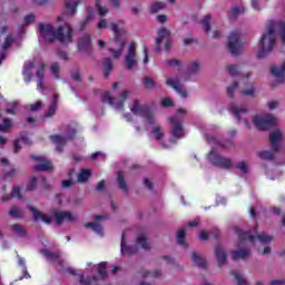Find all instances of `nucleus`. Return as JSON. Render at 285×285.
Wrapping results in <instances>:
<instances>
[{"instance_id":"12","label":"nucleus","mask_w":285,"mask_h":285,"mask_svg":"<svg viewBox=\"0 0 285 285\" xmlns=\"http://www.w3.org/2000/svg\"><path fill=\"white\" fill-rule=\"evenodd\" d=\"M169 124H171V137L174 139H184V125L179 121L177 116L168 118Z\"/></svg>"},{"instance_id":"35","label":"nucleus","mask_w":285,"mask_h":285,"mask_svg":"<svg viewBox=\"0 0 285 285\" xmlns=\"http://www.w3.org/2000/svg\"><path fill=\"white\" fill-rule=\"evenodd\" d=\"M177 242L179 246H183V248H188V245L186 244V230L180 229L177 233Z\"/></svg>"},{"instance_id":"32","label":"nucleus","mask_w":285,"mask_h":285,"mask_svg":"<svg viewBox=\"0 0 285 285\" xmlns=\"http://www.w3.org/2000/svg\"><path fill=\"white\" fill-rule=\"evenodd\" d=\"M78 6H79L78 1L65 2V8L67 10V13L70 14L71 17H75V14H77Z\"/></svg>"},{"instance_id":"41","label":"nucleus","mask_w":285,"mask_h":285,"mask_svg":"<svg viewBox=\"0 0 285 285\" xmlns=\"http://www.w3.org/2000/svg\"><path fill=\"white\" fill-rule=\"evenodd\" d=\"M166 8V3L164 2H156L151 6L150 8V13L151 14H157V12H161Z\"/></svg>"},{"instance_id":"61","label":"nucleus","mask_w":285,"mask_h":285,"mask_svg":"<svg viewBox=\"0 0 285 285\" xmlns=\"http://www.w3.org/2000/svg\"><path fill=\"white\" fill-rule=\"evenodd\" d=\"M10 46H12V38H11V36H7L6 40L2 45V49L8 50V48H10Z\"/></svg>"},{"instance_id":"6","label":"nucleus","mask_w":285,"mask_h":285,"mask_svg":"<svg viewBox=\"0 0 285 285\" xmlns=\"http://www.w3.org/2000/svg\"><path fill=\"white\" fill-rule=\"evenodd\" d=\"M129 94H130V91L124 90L120 94L119 100L116 101L115 97L110 96V91H106L102 94V98H101L102 104H109V106H112V108H115V110L124 111V106L126 104V99H128Z\"/></svg>"},{"instance_id":"23","label":"nucleus","mask_w":285,"mask_h":285,"mask_svg":"<svg viewBox=\"0 0 285 285\" xmlns=\"http://www.w3.org/2000/svg\"><path fill=\"white\" fill-rule=\"evenodd\" d=\"M41 255L48 259V262H59L61 259V253L52 252L49 249H40Z\"/></svg>"},{"instance_id":"38","label":"nucleus","mask_w":285,"mask_h":285,"mask_svg":"<svg viewBox=\"0 0 285 285\" xmlns=\"http://www.w3.org/2000/svg\"><path fill=\"white\" fill-rule=\"evenodd\" d=\"M210 14H207L204 17V19L202 20V26H203V29H204V32H206L207 35H210Z\"/></svg>"},{"instance_id":"56","label":"nucleus","mask_w":285,"mask_h":285,"mask_svg":"<svg viewBox=\"0 0 285 285\" xmlns=\"http://www.w3.org/2000/svg\"><path fill=\"white\" fill-rule=\"evenodd\" d=\"M282 42L285 43V22L278 23Z\"/></svg>"},{"instance_id":"48","label":"nucleus","mask_w":285,"mask_h":285,"mask_svg":"<svg viewBox=\"0 0 285 285\" xmlns=\"http://www.w3.org/2000/svg\"><path fill=\"white\" fill-rule=\"evenodd\" d=\"M235 168L240 170V173H243V175H246L248 173V164L244 160L236 164Z\"/></svg>"},{"instance_id":"33","label":"nucleus","mask_w":285,"mask_h":285,"mask_svg":"<svg viewBox=\"0 0 285 285\" xmlns=\"http://www.w3.org/2000/svg\"><path fill=\"white\" fill-rule=\"evenodd\" d=\"M257 157L264 161H273V159H275V153L271 150H263L257 154Z\"/></svg>"},{"instance_id":"17","label":"nucleus","mask_w":285,"mask_h":285,"mask_svg":"<svg viewBox=\"0 0 285 285\" xmlns=\"http://www.w3.org/2000/svg\"><path fill=\"white\" fill-rule=\"evenodd\" d=\"M28 209L30 210V213H32L35 222H39V219H41L45 224H51L52 223V219H53L52 216H48L46 214H42L41 212L37 210V208H35L31 205L28 206Z\"/></svg>"},{"instance_id":"49","label":"nucleus","mask_w":285,"mask_h":285,"mask_svg":"<svg viewBox=\"0 0 285 285\" xmlns=\"http://www.w3.org/2000/svg\"><path fill=\"white\" fill-rule=\"evenodd\" d=\"M20 141H23V144L26 146H32V140H30V137H28V132L27 131H21L20 132Z\"/></svg>"},{"instance_id":"10","label":"nucleus","mask_w":285,"mask_h":285,"mask_svg":"<svg viewBox=\"0 0 285 285\" xmlns=\"http://www.w3.org/2000/svg\"><path fill=\"white\" fill-rule=\"evenodd\" d=\"M137 66V43L130 42L127 55L125 56V67L127 70H132Z\"/></svg>"},{"instance_id":"9","label":"nucleus","mask_w":285,"mask_h":285,"mask_svg":"<svg viewBox=\"0 0 285 285\" xmlns=\"http://www.w3.org/2000/svg\"><path fill=\"white\" fill-rule=\"evenodd\" d=\"M254 125L258 130H272L277 126V118L273 115L267 114L263 118L254 117Z\"/></svg>"},{"instance_id":"57","label":"nucleus","mask_w":285,"mask_h":285,"mask_svg":"<svg viewBox=\"0 0 285 285\" xmlns=\"http://www.w3.org/2000/svg\"><path fill=\"white\" fill-rule=\"evenodd\" d=\"M42 106H43V104L41 101H37V102L30 105L29 110L31 112H36V110H41Z\"/></svg>"},{"instance_id":"46","label":"nucleus","mask_w":285,"mask_h":285,"mask_svg":"<svg viewBox=\"0 0 285 285\" xmlns=\"http://www.w3.org/2000/svg\"><path fill=\"white\" fill-rule=\"evenodd\" d=\"M227 72L232 77H237V75H239V66H237V65L227 66Z\"/></svg>"},{"instance_id":"28","label":"nucleus","mask_w":285,"mask_h":285,"mask_svg":"<svg viewBox=\"0 0 285 285\" xmlns=\"http://www.w3.org/2000/svg\"><path fill=\"white\" fill-rule=\"evenodd\" d=\"M250 255V248H244L239 250L232 252V259L237 262V259H246Z\"/></svg>"},{"instance_id":"13","label":"nucleus","mask_w":285,"mask_h":285,"mask_svg":"<svg viewBox=\"0 0 285 285\" xmlns=\"http://www.w3.org/2000/svg\"><path fill=\"white\" fill-rule=\"evenodd\" d=\"M77 48L79 52H86L89 56L92 55V37L90 35L80 37Z\"/></svg>"},{"instance_id":"64","label":"nucleus","mask_w":285,"mask_h":285,"mask_svg":"<svg viewBox=\"0 0 285 285\" xmlns=\"http://www.w3.org/2000/svg\"><path fill=\"white\" fill-rule=\"evenodd\" d=\"M166 63L167 66H171V67L181 66V61L177 59H168L166 60Z\"/></svg>"},{"instance_id":"27","label":"nucleus","mask_w":285,"mask_h":285,"mask_svg":"<svg viewBox=\"0 0 285 285\" xmlns=\"http://www.w3.org/2000/svg\"><path fill=\"white\" fill-rule=\"evenodd\" d=\"M117 181H118V188L122 190V193L128 195V184L126 183V176L124 175V171L117 173Z\"/></svg>"},{"instance_id":"22","label":"nucleus","mask_w":285,"mask_h":285,"mask_svg":"<svg viewBox=\"0 0 285 285\" xmlns=\"http://www.w3.org/2000/svg\"><path fill=\"white\" fill-rule=\"evenodd\" d=\"M170 36V31H168V29H166L165 27H161L158 30V38H156V52H161V41H164V39H166V37Z\"/></svg>"},{"instance_id":"58","label":"nucleus","mask_w":285,"mask_h":285,"mask_svg":"<svg viewBox=\"0 0 285 285\" xmlns=\"http://www.w3.org/2000/svg\"><path fill=\"white\" fill-rule=\"evenodd\" d=\"M17 175V169L12 168L2 176V179H12Z\"/></svg>"},{"instance_id":"36","label":"nucleus","mask_w":285,"mask_h":285,"mask_svg":"<svg viewBox=\"0 0 285 285\" xmlns=\"http://www.w3.org/2000/svg\"><path fill=\"white\" fill-rule=\"evenodd\" d=\"M230 275L236 279V285H248V282H246V278H244L242 274L235 271H232Z\"/></svg>"},{"instance_id":"25","label":"nucleus","mask_w":285,"mask_h":285,"mask_svg":"<svg viewBox=\"0 0 285 285\" xmlns=\"http://www.w3.org/2000/svg\"><path fill=\"white\" fill-rule=\"evenodd\" d=\"M106 266H108V263L101 262L98 264V275L94 276V282H99V279H106L108 277V272L106 271Z\"/></svg>"},{"instance_id":"55","label":"nucleus","mask_w":285,"mask_h":285,"mask_svg":"<svg viewBox=\"0 0 285 285\" xmlns=\"http://www.w3.org/2000/svg\"><path fill=\"white\" fill-rule=\"evenodd\" d=\"M159 275H161V273H159V271H155L154 273H151L150 271H146V272H142V277L146 278V277H159Z\"/></svg>"},{"instance_id":"45","label":"nucleus","mask_w":285,"mask_h":285,"mask_svg":"<svg viewBox=\"0 0 285 285\" xmlns=\"http://www.w3.org/2000/svg\"><path fill=\"white\" fill-rule=\"evenodd\" d=\"M12 128V121L10 118H4L3 124H0V132H6V130H10Z\"/></svg>"},{"instance_id":"52","label":"nucleus","mask_w":285,"mask_h":285,"mask_svg":"<svg viewBox=\"0 0 285 285\" xmlns=\"http://www.w3.org/2000/svg\"><path fill=\"white\" fill-rule=\"evenodd\" d=\"M51 72L56 79H61V76L59 75V62H53L51 65Z\"/></svg>"},{"instance_id":"47","label":"nucleus","mask_w":285,"mask_h":285,"mask_svg":"<svg viewBox=\"0 0 285 285\" xmlns=\"http://www.w3.org/2000/svg\"><path fill=\"white\" fill-rule=\"evenodd\" d=\"M96 8H97L98 14H100V17H106V14H108V9H106V7L101 6V0H96Z\"/></svg>"},{"instance_id":"24","label":"nucleus","mask_w":285,"mask_h":285,"mask_svg":"<svg viewBox=\"0 0 285 285\" xmlns=\"http://www.w3.org/2000/svg\"><path fill=\"white\" fill-rule=\"evenodd\" d=\"M191 259L198 268H203L204 271H206V268H208L206 258L202 257V255L197 254V252H193Z\"/></svg>"},{"instance_id":"37","label":"nucleus","mask_w":285,"mask_h":285,"mask_svg":"<svg viewBox=\"0 0 285 285\" xmlns=\"http://www.w3.org/2000/svg\"><path fill=\"white\" fill-rule=\"evenodd\" d=\"M142 85L147 90H155V86H157V83L155 82V80L148 76H146L142 79Z\"/></svg>"},{"instance_id":"62","label":"nucleus","mask_w":285,"mask_h":285,"mask_svg":"<svg viewBox=\"0 0 285 285\" xmlns=\"http://www.w3.org/2000/svg\"><path fill=\"white\" fill-rule=\"evenodd\" d=\"M160 104L163 108H170L174 105L170 98H164Z\"/></svg>"},{"instance_id":"39","label":"nucleus","mask_w":285,"mask_h":285,"mask_svg":"<svg viewBox=\"0 0 285 285\" xmlns=\"http://www.w3.org/2000/svg\"><path fill=\"white\" fill-rule=\"evenodd\" d=\"M11 229L13 230V233H16V235H18V237H26V228H23V226H21L20 224H13L11 226Z\"/></svg>"},{"instance_id":"14","label":"nucleus","mask_w":285,"mask_h":285,"mask_svg":"<svg viewBox=\"0 0 285 285\" xmlns=\"http://www.w3.org/2000/svg\"><path fill=\"white\" fill-rule=\"evenodd\" d=\"M166 86H170L183 99H186L188 97V90L181 86L179 80L174 79V78H168L166 81Z\"/></svg>"},{"instance_id":"63","label":"nucleus","mask_w":285,"mask_h":285,"mask_svg":"<svg viewBox=\"0 0 285 285\" xmlns=\"http://www.w3.org/2000/svg\"><path fill=\"white\" fill-rule=\"evenodd\" d=\"M242 12H244V8H237V7H233L232 8V17H239V14H242Z\"/></svg>"},{"instance_id":"34","label":"nucleus","mask_w":285,"mask_h":285,"mask_svg":"<svg viewBox=\"0 0 285 285\" xmlns=\"http://www.w3.org/2000/svg\"><path fill=\"white\" fill-rule=\"evenodd\" d=\"M92 171H90V169H81L78 175V181H80V184H83L85 181H88V179H90Z\"/></svg>"},{"instance_id":"40","label":"nucleus","mask_w":285,"mask_h":285,"mask_svg":"<svg viewBox=\"0 0 285 285\" xmlns=\"http://www.w3.org/2000/svg\"><path fill=\"white\" fill-rule=\"evenodd\" d=\"M153 135L157 141H161V139H164V129L161 126L157 125L153 127Z\"/></svg>"},{"instance_id":"26","label":"nucleus","mask_w":285,"mask_h":285,"mask_svg":"<svg viewBox=\"0 0 285 285\" xmlns=\"http://www.w3.org/2000/svg\"><path fill=\"white\" fill-rule=\"evenodd\" d=\"M215 255L218 262V266L222 267L226 264V252L222 248V245L218 244L215 248Z\"/></svg>"},{"instance_id":"43","label":"nucleus","mask_w":285,"mask_h":285,"mask_svg":"<svg viewBox=\"0 0 285 285\" xmlns=\"http://www.w3.org/2000/svg\"><path fill=\"white\" fill-rule=\"evenodd\" d=\"M137 244L144 248V250H150V245H148V239L146 236H139L137 238Z\"/></svg>"},{"instance_id":"21","label":"nucleus","mask_w":285,"mask_h":285,"mask_svg":"<svg viewBox=\"0 0 285 285\" xmlns=\"http://www.w3.org/2000/svg\"><path fill=\"white\" fill-rule=\"evenodd\" d=\"M50 139L56 144V150H58V153H63V146H66L68 139L60 135L50 136Z\"/></svg>"},{"instance_id":"3","label":"nucleus","mask_w":285,"mask_h":285,"mask_svg":"<svg viewBox=\"0 0 285 285\" xmlns=\"http://www.w3.org/2000/svg\"><path fill=\"white\" fill-rule=\"evenodd\" d=\"M111 32H114L111 43H116L118 49L109 48V52L112 55L114 59H119L121 57V52H124V48H126V39L121 38L126 31L124 29H119V24L111 22Z\"/></svg>"},{"instance_id":"7","label":"nucleus","mask_w":285,"mask_h":285,"mask_svg":"<svg viewBox=\"0 0 285 285\" xmlns=\"http://www.w3.org/2000/svg\"><path fill=\"white\" fill-rule=\"evenodd\" d=\"M227 50L233 57L242 55V32L233 31L228 36Z\"/></svg>"},{"instance_id":"5","label":"nucleus","mask_w":285,"mask_h":285,"mask_svg":"<svg viewBox=\"0 0 285 285\" xmlns=\"http://www.w3.org/2000/svg\"><path fill=\"white\" fill-rule=\"evenodd\" d=\"M130 110L132 115L144 117L150 126H155V116L153 115V111H150V107L148 105H141L139 104V100L134 99Z\"/></svg>"},{"instance_id":"42","label":"nucleus","mask_w":285,"mask_h":285,"mask_svg":"<svg viewBox=\"0 0 285 285\" xmlns=\"http://www.w3.org/2000/svg\"><path fill=\"white\" fill-rule=\"evenodd\" d=\"M239 88V82L234 81L229 87H227V97L233 99L235 97V90Z\"/></svg>"},{"instance_id":"29","label":"nucleus","mask_w":285,"mask_h":285,"mask_svg":"<svg viewBox=\"0 0 285 285\" xmlns=\"http://www.w3.org/2000/svg\"><path fill=\"white\" fill-rule=\"evenodd\" d=\"M102 67L105 79H108L110 77V72L112 71V59L105 58L102 60Z\"/></svg>"},{"instance_id":"11","label":"nucleus","mask_w":285,"mask_h":285,"mask_svg":"<svg viewBox=\"0 0 285 285\" xmlns=\"http://www.w3.org/2000/svg\"><path fill=\"white\" fill-rule=\"evenodd\" d=\"M30 159L38 161V165L33 167V170H37L38 173H48L49 170H52V163L48 160V158L43 156L30 155Z\"/></svg>"},{"instance_id":"16","label":"nucleus","mask_w":285,"mask_h":285,"mask_svg":"<svg viewBox=\"0 0 285 285\" xmlns=\"http://www.w3.org/2000/svg\"><path fill=\"white\" fill-rule=\"evenodd\" d=\"M53 217L56 219V224L58 226H61V224H63V222H75V215H72V213L70 212H53Z\"/></svg>"},{"instance_id":"4","label":"nucleus","mask_w":285,"mask_h":285,"mask_svg":"<svg viewBox=\"0 0 285 285\" xmlns=\"http://www.w3.org/2000/svg\"><path fill=\"white\" fill-rule=\"evenodd\" d=\"M235 232L238 235L239 242H250L252 244H255L257 239L258 242H261V244H271V242H273V236L264 232L258 234L257 236L252 235L250 232H244L238 227H235Z\"/></svg>"},{"instance_id":"2","label":"nucleus","mask_w":285,"mask_h":285,"mask_svg":"<svg viewBox=\"0 0 285 285\" xmlns=\"http://www.w3.org/2000/svg\"><path fill=\"white\" fill-rule=\"evenodd\" d=\"M277 23L273 20H269L267 23V32L263 33L258 43V59H264L267 55L273 52L275 43L277 40V32L275 31Z\"/></svg>"},{"instance_id":"60","label":"nucleus","mask_w":285,"mask_h":285,"mask_svg":"<svg viewBox=\"0 0 285 285\" xmlns=\"http://www.w3.org/2000/svg\"><path fill=\"white\" fill-rule=\"evenodd\" d=\"M79 282L82 285H90V284H92V281L90 279V277L86 278V276H83V274L79 275Z\"/></svg>"},{"instance_id":"18","label":"nucleus","mask_w":285,"mask_h":285,"mask_svg":"<svg viewBox=\"0 0 285 285\" xmlns=\"http://www.w3.org/2000/svg\"><path fill=\"white\" fill-rule=\"evenodd\" d=\"M120 250L122 255H127L130 257V255H135L137 253V246H126V232L122 233L121 235V243H120Z\"/></svg>"},{"instance_id":"19","label":"nucleus","mask_w":285,"mask_h":285,"mask_svg":"<svg viewBox=\"0 0 285 285\" xmlns=\"http://www.w3.org/2000/svg\"><path fill=\"white\" fill-rule=\"evenodd\" d=\"M271 73L273 75V77H275V79H277V81L279 83H284V81H285V62L281 67L272 66Z\"/></svg>"},{"instance_id":"54","label":"nucleus","mask_w":285,"mask_h":285,"mask_svg":"<svg viewBox=\"0 0 285 285\" xmlns=\"http://www.w3.org/2000/svg\"><path fill=\"white\" fill-rule=\"evenodd\" d=\"M35 188H37V177L32 176L29 179V184L27 186V190L31 191V190H35Z\"/></svg>"},{"instance_id":"20","label":"nucleus","mask_w":285,"mask_h":285,"mask_svg":"<svg viewBox=\"0 0 285 285\" xmlns=\"http://www.w3.org/2000/svg\"><path fill=\"white\" fill-rule=\"evenodd\" d=\"M230 110L234 115V117L237 119V121H240L242 119H244V117H246V115H248V108L246 106H235L233 105L230 107Z\"/></svg>"},{"instance_id":"51","label":"nucleus","mask_w":285,"mask_h":285,"mask_svg":"<svg viewBox=\"0 0 285 285\" xmlns=\"http://www.w3.org/2000/svg\"><path fill=\"white\" fill-rule=\"evenodd\" d=\"M188 72H190V75H197V72H199V65L197 63V61H193L189 63Z\"/></svg>"},{"instance_id":"30","label":"nucleus","mask_w":285,"mask_h":285,"mask_svg":"<svg viewBox=\"0 0 285 285\" xmlns=\"http://www.w3.org/2000/svg\"><path fill=\"white\" fill-rule=\"evenodd\" d=\"M9 217H12V219H21L23 218L24 212L23 209H19L17 205L11 206V209L8 213Z\"/></svg>"},{"instance_id":"59","label":"nucleus","mask_w":285,"mask_h":285,"mask_svg":"<svg viewBox=\"0 0 285 285\" xmlns=\"http://www.w3.org/2000/svg\"><path fill=\"white\" fill-rule=\"evenodd\" d=\"M21 151V139L13 140V153L17 155Z\"/></svg>"},{"instance_id":"50","label":"nucleus","mask_w":285,"mask_h":285,"mask_svg":"<svg viewBox=\"0 0 285 285\" xmlns=\"http://www.w3.org/2000/svg\"><path fill=\"white\" fill-rule=\"evenodd\" d=\"M45 76H46V63H41L38 70L36 71V77L38 79H45Z\"/></svg>"},{"instance_id":"31","label":"nucleus","mask_w":285,"mask_h":285,"mask_svg":"<svg viewBox=\"0 0 285 285\" xmlns=\"http://www.w3.org/2000/svg\"><path fill=\"white\" fill-rule=\"evenodd\" d=\"M85 228H90L94 233H97V235L104 236V226L98 223H85Z\"/></svg>"},{"instance_id":"53","label":"nucleus","mask_w":285,"mask_h":285,"mask_svg":"<svg viewBox=\"0 0 285 285\" xmlns=\"http://www.w3.org/2000/svg\"><path fill=\"white\" fill-rule=\"evenodd\" d=\"M11 197H17L18 199H23V196L21 195V188L17 185L13 186V189L11 191Z\"/></svg>"},{"instance_id":"44","label":"nucleus","mask_w":285,"mask_h":285,"mask_svg":"<svg viewBox=\"0 0 285 285\" xmlns=\"http://www.w3.org/2000/svg\"><path fill=\"white\" fill-rule=\"evenodd\" d=\"M94 17H95V16L92 14V12H89V14L85 18V20H83V21L80 23V26H79L80 32H83V30H86L88 23L91 22V20L94 19Z\"/></svg>"},{"instance_id":"15","label":"nucleus","mask_w":285,"mask_h":285,"mask_svg":"<svg viewBox=\"0 0 285 285\" xmlns=\"http://www.w3.org/2000/svg\"><path fill=\"white\" fill-rule=\"evenodd\" d=\"M282 131L281 130H275L269 134V142L272 146L273 153H279V148H282Z\"/></svg>"},{"instance_id":"8","label":"nucleus","mask_w":285,"mask_h":285,"mask_svg":"<svg viewBox=\"0 0 285 285\" xmlns=\"http://www.w3.org/2000/svg\"><path fill=\"white\" fill-rule=\"evenodd\" d=\"M207 159L213 166H217L218 168H224L225 170L233 168V160L230 158L217 155L214 150L208 153Z\"/></svg>"},{"instance_id":"1","label":"nucleus","mask_w":285,"mask_h":285,"mask_svg":"<svg viewBox=\"0 0 285 285\" xmlns=\"http://www.w3.org/2000/svg\"><path fill=\"white\" fill-rule=\"evenodd\" d=\"M39 33L47 43H53L59 41L60 43H72L75 37V30L70 24L59 26L57 29L52 24H39Z\"/></svg>"}]
</instances>
